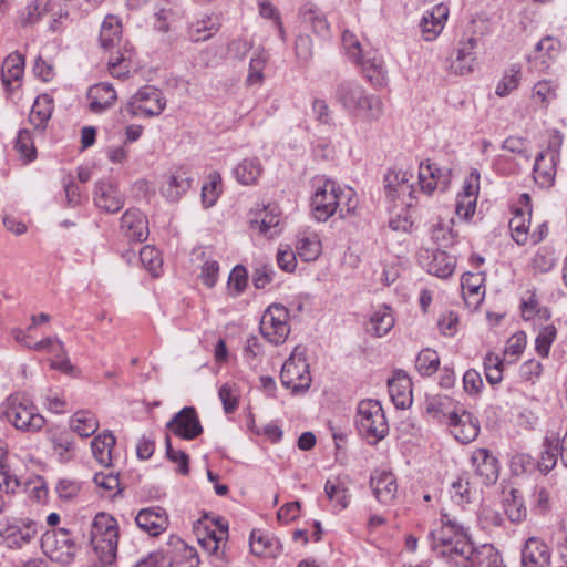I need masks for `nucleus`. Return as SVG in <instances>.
<instances>
[{
	"instance_id": "1",
	"label": "nucleus",
	"mask_w": 567,
	"mask_h": 567,
	"mask_svg": "<svg viewBox=\"0 0 567 567\" xmlns=\"http://www.w3.org/2000/svg\"><path fill=\"white\" fill-rule=\"evenodd\" d=\"M315 186L311 208L316 220L326 221L336 214L344 219L354 214L359 202L353 188L341 187L334 181L321 177L315 179Z\"/></svg>"
},
{
	"instance_id": "2",
	"label": "nucleus",
	"mask_w": 567,
	"mask_h": 567,
	"mask_svg": "<svg viewBox=\"0 0 567 567\" xmlns=\"http://www.w3.org/2000/svg\"><path fill=\"white\" fill-rule=\"evenodd\" d=\"M334 100L350 113L362 115L367 120H378L383 113L381 100L354 81H342L334 89Z\"/></svg>"
},
{
	"instance_id": "3",
	"label": "nucleus",
	"mask_w": 567,
	"mask_h": 567,
	"mask_svg": "<svg viewBox=\"0 0 567 567\" xmlns=\"http://www.w3.org/2000/svg\"><path fill=\"white\" fill-rule=\"evenodd\" d=\"M3 416L17 430L22 432H38L45 419L38 412L33 402L22 393L11 394L3 403Z\"/></svg>"
},
{
	"instance_id": "4",
	"label": "nucleus",
	"mask_w": 567,
	"mask_h": 567,
	"mask_svg": "<svg viewBox=\"0 0 567 567\" xmlns=\"http://www.w3.org/2000/svg\"><path fill=\"white\" fill-rule=\"evenodd\" d=\"M355 425L369 444H377L389 433V424L381 403L367 399L358 404Z\"/></svg>"
},
{
	"instance_id": "5",
	"label": "nucleus",
	"mask_w": 567,
	"mask_h": 567,
	"mask_svg": "<svg viewBox=\"0 0 567 567\" xmlns=\"http://www.w3.org/2000/svg\"><path fill=\"white\" fill-rule=\"evenodd\" d=\"M90 540L96 555L116 557L118 544L116 519L104 512L97 513L91 524Z\"/></svg>"
},
{
	"instance_id": "6",
	"label": "nucleus",
	"mask_w": 567,
	"mask_h": 567,
	"mask_svg": "<svg viewBox=\"0 0 567 567\" xmlns=\"http://www.w3.org/2000/svg\"><path fill=\"white\" fill-rule=\"evenodd\" d=\"M166 107V99L162 91L153 85L141 87L122 109L131 117H154L162 114Z\"/></svg>"
},
{
	"instance_id": "7",
	"label": "nucleus",
	"mask_w": 567,
	"mask_h": 567,
	"mask_svg": "<svg viewBox=\"0 0 567 567\" xmlns=\"http://www.w3.org/2000/svg\"><path fill=\"white\" fill-rule=\"evenodd\" d=\"M41 548L52 560L62 565L70 564L76 554V544L65 528L45 532L41 537Z\"/></svg>"
},
{
	"instance_id": "8",
	"label": "nucleus",
	"mask_w": 567,
	"mask_h": 567,
	"mask_svg": "<svg viewBox=\"0 0 567 567\" xmlns=\"http://www.w3.org/2000/svg\"><path fill=\"white\" fill-rule=\"evenodd\" d=\"M288 320L289 311L285 306L278 303L270 305L260 320L262 337L275 346L284 343L290 333Z\"/></svg>"
},
{
	"instance_id": "9",
	"label": "nucleus",
	"mask_w": 567,
	"mask_h": 567,
	"mask_svg": "<svg viewBox=\"0 0 567 567\" xmlns=\"http://www.w3.org/2000/svg\"><path fill=\"white\" fill-rule=\"evenodd\" d=\"M446 426L453 437L462 444L473 442L480 433L478 420L462 406L450 421H446Z\"/></svg>"
},
{
	"instance_id": "10",
	"label": "nucleus",
	"mask_w": 567,
	"mask_h": 567,
	"mask_svg": "<svg viewBox=\"0 0 567 567\" xmlns=\"http://www.w3.org/2000/svg\"><path fill=\"white\" fill-rule=\"evenodd\" d=\"M37 535L38 527L33 522H14L0 532L2 544L10 549L24 548L35 539Z\"/></svg>"
},
{
	"instance_id": "11",
	"label": "nucleus",
	"mask_w": 567,
	"mask_h": 567,
	"mask_svg": "<svg viewBox=\"0 0 567 567\" xmlns=\"http://www.w3.org/2000/svg\"><path fill=\"white\" fill-rule=\"evenodd\" d=\"M308 368L306 357H288L280 372L282 384L292 390L308 388L310 383Z\"/></svg>"
},
{
	"instance_id": "12",
	"label": "nucleus",
	"mask_w": 567,
	"mask_h": 567,
	"mask_svg": "<svg viewBox=\"0 0 567 567\" xmlns=\"http://www.w3.org/2000/svg\"><path fill=\"white\" fill-rule=\"evenodd\" d=\"M167 427L176 436L193 440L203 432L197 412L193 406H185L167 423Z\"/></svg>"
},
{
	"instance_id": "13",
	"label": "nucleus",
	"mask_w": 567,
	"mask_h": 567,
	"mask_svg": "<svg viewBox=\"0 0 567 567\" xmlns=\"http://www.w3.org/2000/svg\"><path fill=\"white\" fill-rule=\"evenodd\" d=\"M520 207L514 208L513 217L509 220V229L513 239L518 245H525L528 240V230L530 225L532 204L528 194L519 196Z\"/></svg>"
},
{
	"instance_id": "14",
	"label": "nucleus",
	"mask_w": 567,
	"mask_h": 567,
	"mask_svg": "<svg viewBox=\"0 0 567 567\" xmlns=\"http://www.w3.org/2000/svg\"><path fill=\"white\" fill-rule=\"evenodd\" d=\"M93 195L95 206L103 212L115 214L124 206V195L111 182L99 181Z\"/></svg>"
},
{
	"instance_id": "15",
	"label": "nucleus",
	"mask_w": 567,
	"mask_h": 567,
	"mask_svg": "<svg viewBox=\"0 0 567 567\" xmlns=\"http://www.w3.org/2000/svg\"><path fill=\"white\" fill-rule=\"evenodd\" d=\"M121 231L131 241L143 243L148 237V220L137 208L127 209L121 217Z\"/></svg>"
},
{
	"instance_id": "16",
	"label": "nucleus",
	"mask_w": 567,
	"mask_h": 567,
	"mask_svg": "<svg viewBox=\"0 0 567 567\" xmlns=\"http://www.w3.org/2000/svg\"><path fill=\"white\" fill-rule=\"evenodd\" d=\"M412 173L408 171L390 168L384 176V190L391 200L403 198L404 196L412 197L414 192L411 179Z\"/></svg>"
},
{
	"instance_id": "17",
	"label": "nucleus",
	"mask_w": 567,
	"mask_h": 567,
	"mask_svg": "<svg viewBox=\"0 0 567 567\" xmlns=\"http://www.w3.org/2000/svg\"><path fill=\"white\" fill-rule=\"evenodd\" d=\"M522 567H549L551 553L548 545L537 537H529L520 551Z\"/></svg>"
},
{
	"instance_id": "18",
	"label": "nucleus",
	"mask_w": 567,
	"mask_h": 567,
	"mask_svg": "<svg viewBox=\"0 0 567 567\" xmlns=\"http://www.w3.org/2000/svg\"><path fill=\"white\" fill-rule=\"evenodd\" d=\"M192 187V178L183 168L172 171L162 182L159 193L168 202H178Z\"/></svg>"
},
{
	"instance_id": "19",
	"label": "nucleus",
	"mask_w": 567,
	"mask_h": 567,
	"mask_svg": "<svg viewBox=\"0 0 567 567\" xmlns=\"http://www.w3.org/2000/svg\"><path fill=\"white\" fill-rule=\"evenodd\" d=\"M370 486L375 498L385 505L391 504L398 493V484L394 474L385 470H375L372 473Z\"/></svg>"
},
{
	"instance_id": "20",
	"label": "nucleus",
	"mask_w": 567,
	"mask_h": 567,
	"mask_svg": "<svg viewBox=\"0 0 567 567\" xmlns=\"http://www.w3.org/2000/svg\"><path fill=\"white\" fill-rule=\"evenodd\" d=\"M354 64L361 68L364 76L373 85L383 86L386 84L388 78L384 61L377 51L364 52Z\"/></svg>"
},
{
	"instance_id": "21",
	"label": "nucleus",
	"mask_w": 567,
	"mask_h": 567,
	"mask_svg": "<svg viewBox=\"0 0 567 567\" xmlns=\"http://www.w3.org/2000/svg\"><path fill=\"white\" fill-rule=\"evenodd\" d=\"M136 525L151 536H157L166 530L168 517L164 508L147 507L141 509L135 517Z\"/></svg>"
},
{
	"instance_id": "22",
	"label": "nucleus",
	"mask_w": 567,
	"mask_h": 567,
	"mask_svg": "<svg viewBox=\"0 0 567 567\" xmlns=\"http://www.w3.org/2000/svg\"><path fill=\"white\" fill-rule=\"evenodd\" d=\"M389 394L393 404L399 409H406L412 404V382L409 375L398 370L388 380Z\"/></svg>"
},
{
	"instance_id": "23",
	"label": "nucleus",
	"mask_w": 567,
	"mask_h": 567,
	"mask_svg": "<svg viewBox=\"0 0 567 567\" xmlns=\"http://www.w3.org/2000/svg\"><path fill=\"white\" fill-rule=\"evenodd\" d=\"M484 272H465L462 276L461 287L466 306L477 309L485 296Z\"/></svg>"
},
{
	"instance_id": "24",
	"label": "nucleus",
	"mask_w": 567,
	"mask_h": 567,
	"mask_svg": "<svg viewBox=\"0 0 567 567\" xmlns=\"http://www.w3.org/2000/svg\"><path fill=\"white\" fill-rule=\"evenodd\" d=\"M447 16L449 9L442 3L425 11L420 21L422 38L425 41H433L442 32Z\"/></svg>"
},
{
	"instance_id": "25",
	"label": "nucleus",
	"mask_w": 567,
	"mask_h": 567,
	"mask_svg": "<svg viewBox=\"0 0 567 567\" xmlns=\"http://www.w3.org/2000/svg\"><path fill=\"white\" fill-rule=\"evenodd\" d=\"M477 47V39L470 37L460 41L456 50V56L451 61L450 69L454 74L464 75L471 73L474 69Z\"/></svg>"
},
{
	"instance_id": "26",
	"label": "nucleus",
	"mask_w": 567,
	"mask_h": 567,
	"mask_svg": "<svg viewBox=\"0 0 567 567\" xmlns=\"http://www.w3.org/2000/svg\"><path fill=\"white\" fill-rule=\"evenodd\" d=\"M449 181L450 171L439 167L429 159L421 162L419 167V184L424 193L431 194L440 184L446 186Z\"/></svg>"
},
{
	"instance_id": "27",
	"label": "nucleus",
	"mask_w": 567,
	"mask_h": 567,
	"mask_svg": "<svg viewBox=\"0 0 567 567\" xmlns=\"http://www.w3.org/2000/svg\"><path fill=\"white\" fill-rule=\"evenodd\" d=\"M473 466L485 484L495 483L498 477V461L487 449H476L471 456Z\"/></svg>"
},
{
	"instance_id": "28",
	"label": "nucleus",
	"mask_w": 567,
	"mask_h": 567,
	"mask_svg": "<svg viewBox=\"0 0 567 567\" xmlns=\"http://www.w3.org/2000/svg\"><path fill=\"white\" fill-rule=\"evenodd\" d=\"M475 546L470 540L464 530L455 532V542L447 547L440 549V555L454 560L455 564L470 565V558H472Z\"/></svg>"
},
{
	"instance_id": "29",
	"label": "nucleus",
	"mask_w": 567,
	"mask_h": 567,
	"mask_svg": "<svg viewBox=\"0 0 567 567\" xmlns=\"http://www.w3.org/2000/svg\"><path fill=\"white\" fill-rule=\"evenodd\" d=\"M280 214L276 206L264 207L260 212L250 218L251 229H256L259 234L272 238L279 234Z\"/></svg>"
},
{
	"instance_id": "30",
	"label": "nucleus",
	"mask_w": 567,
	"mask_h": 567,
	"mask_svg": "<svg viewBox=\"0 0 567 567\" xmlns=\"http://www.w3.org/2000/svg\"><path fill=\"white\" fill-rule=\"evenodd\" d=\"M461 406L447 395H427L425 399L426 413L446 425L453 414H455Z\"/></svg>"
},
{
	"instance_id": "31",
	"label": "nucleus",
	"mask_w": 567,
	"mask_h": 567,
	"mask_svg": "<svg viewBox=\"0 0 567 567\" xmlns=\"http://www.w3.org/2000/svg\"><path fill=\"white\" fill-rule=\"evenodd\" d=\"M558 53L559 42L551 37H545L536 44L533 55L529 56V62L540 72H544L549 68L550 61H553Z\"/></svg>"
},
{
	"instance_id": "32",
	"label": "nucleus",
	"mask_w": 567,
	"mask_h": 567,
	"mask_svg": "<svg viewBox=\"0 0 567 567\" xmlns=\"http://www.w3.org/2000/svg\"><path fill=\"white\" fill-rule=\"evenodd\" d=\"M558 154L555 152H540L534 163V178L542 186H549L554 182L556 174V159Z\"/></svg>"
},
{
	"instance_id": "33",
	"label": "nucleus",
	"mask_w": 567,
	"mask_h": 567,
	"mask_svg": "<svg viewBox=\"0 0 567 567\" xmlns=\"http://www.w3.org/2000/svg\"><path fill=\"white\" fill-rule=\"evenodd\" d=\"M90 110L94 113H102L110 109L116 101V92L109 83H99L89 89Z\"/></svg>"
},
{
	"instance_id": "34",
	"label": "nucleus",
	"mask_w": 567,
	"mask_h": 567,
	"mask_svg": "<svg viewBox=\"0 0 567 567\" xmlns=\"http://www.w3.org/2000/svg\"><path fill=\"white\" fill-rule=\"evenodd\" d=\"M249 545L254 555L262 557H275L281 549L278 538L261 530L251 532Z\"/></svg>"
},
{
	"instance_id": "35",
	"label": "nucleus",
	"mask_w": 567,
	"mask_h": 567,
	"mask_svg": "<svg viewBox=\"0 0 567 567\" xmlns=\"http://www.w3.org/2000/svg\"><path fill=\"white\" fill-rule=\"evenodd\" d=\"M296 251L303 261H313L321 254L319 235L313 230H303L298 234Z\"/></svg>"
},
{
	"instance_id": "36",
	"label": "nucleus",
	"mask_w": 567,
	"mask_h": 567,
	"mask_svg": "<svg viewBox=\"0 0 567 567\" xmlns=\"http://www.w3.org/2000/svg\"><path fill=\"white\" fill-rule=\"evenodd\" d=\"M301 21L306 28H310L317 35L327 38L330 34L329 23L320 9L312 3H307L300 10Z\"/></svg>"
},
{
	"instance_id": "37",
	"label": "nucleus",
	"mask_w": 567,
	"mask_h": 567,
	"mask_svg": "<svg viewBox=\"0 0 567 567\" xmlns=\"http://www.w3.org/2000/svg\"><path fill=\"white\" fill-rule=\"evenodd\" d=\"M394 322L392 309L383 305L372 312L367 331L374 337H383L393 328Z\"/></svg>"
},
{
	"instance_id": "38",
	"label": "nucleus",
	"mask_w": 567,
	"mask_h": 567,
	"mask_svg": "<svg viewBox=\"0 0 567 567\" xmlns=\"http://www.w3.org/2000/svg\"><path fill=\"white\" fill-rule=\"evenodd\" d=\"M463 567H505L499 551L492 544L475 547L470 565Z\"/></svg>"
},
{
	"instance_id": "39",
	"label": "nucleus",
	"mask_w": 567,
	"mask_h": 567,
	"mask_svg": "<svg viewBox=\"0 0 567 567\" xmlns=\"http://www.w3.org/2000/svg\"><path fill=\"white\" fill-rule=\"evenodd\" d=\"M70 427L81 437L93 435L99 429L95 414L87 410L76 411L69 421Z\"/></svg>"
},
{
	"instance_id": "40",
	"label": "nucleus",
	"mask_w": 567,
	"mask_h": 567,
	"mask_svg": "<svg viewBox=\"0 0 567 567\" xmlns=\"http://www.w3.org/2000/svg\"><path fill=\"white\" fill-rule=\"evenodd\" d=\"M264 172L262 165L257 157L243 159L233 171L238 183L254 185Z\"/></svg>"
},
{
	"instance_id": "41",
	"label": "nucleus",
	"mask_w": 567,
	"mask_h": 567,
	"mask_svg": "<svg viewBox=\"0 0 567 567\" xmlns=\"http://www.w3.org/2000/svg\"><path fill=\"white\" fill-rule=\"evenodd\" d=\"M53 112V99L49 94L39 95L31 109L29 122L35 128H44Z\"/></svg>"
},
{
	"instance_id": "42",
	"label": "nucleus",
	"mask_w": 567,
	"mask_h": 567,
	"mask_svg": "<svg viewBox=\"0 0 567 567\" xmlns=\"http://www.w3.org/2000/svg\"><path fill=\"white\" fill-rule=\"evenodd\" d=\"M24 72V58L18 52L9 54L1 68L2 83L9 87L13 82L22 79Z\"/></svg>"
},
{
	"instance_id": "43",
	"label": "nucleus",
	"mask_w": 567,
	"mask_h": 567,
	"mask_svg": "<svg viewBox=\"0 0 567 567\" xmlns=\"http://www.w3.org/2000/svg\"><path fill=\"white\" fill-rule=\"evenodd\" d=\"M115 444V437L111 432H104L95 436L91 442L92 453L95 460L103 466H110L111 451Z\"/></svg>"
},
{
	"instance_id": "44",
	"label": "nucleus",
	"mask_w": 567,
	"mask_h": 567,
	"mask_svg": "<svg viewBox=\"0 0 567 567\" xmlns=\"http://www.w3.org/2000/svg\"><path fill=\"white\" fill-rule=\"evenodd\" d=\"M560 455L559 437L555 434L547 435L544 441V451L537 462L540 472L547 474L557 464V456Z\"/></svg>"
},
{
	"instance_id": "45",
	"label": "nucleus",
	"mask_w": 567,
	"mask_h": 567,
	"mask_svg": "<svg viewBox=\"0 0 567 567\" xmlns=\"http://www.w3.org/2000/svg\"><path fill=\"white\" fill-rule=\"evenodd\" d=\"M122 23L121 20L113 14L105 17L101 25L100 43L104 49L113 48L121 39Z\"/></svg>"
},
{
	"instance_id": "46",
	"label": "nucleus",
	"mask_w": 567,
	"mask_h": 567,
	"mask_svg": "<svg viewBox=\"0 0 567 567\" xmlns=\"http://www.w3.org/2000/svg\"><path fill=\"white\" fill-rule=\"evenodd\" d=\"M456 266L455 257L443 250H436L429 264V272L439 278L445 279L453 275Z\"/></svg>"
},
{
	"instance_id": "47",
	"label": "nucleus",
	"mask_w": 567,
	"mask_h": 567,
	"mask_svg": "<svg viewBox=\"0 0 567 567\" xmlns=\"http://www.w3.org/2000/svg\"><path fill=\"white\" fill-rule=\"evenodd\" d=\"M268 54L264 49H257L249 62V72L246 79L248 85L260 84L264 80V69L268 61Z\"/></svg>"
},
{
	"instance_id": "48",
	"label": "nucleus",
	"mask_w": 567,
	"mask_h": 567,
	"mask_svg": "<svg viewBox=\"0 0 567 567\" xmlns=\"http://www.w3.org/2000/svg\"><path fill=\"white\" fill-rule=\"evenodd\" d=\"M522 69L518 64H513L508 70L505 71L503 78L498 82L495 93L496 95L504 97L511 92L516 90L520 83Z\"/></svg>"
},
{
	"instance_id": "49",
	"label": "nucleus",
	"mask_w": 567,
	"mask_h": 567,
	"mask_svg": "<svg viewBox=\"0 0 567 567\" xmlns=\"http://www.w3.org/2000/svg\"><path fill=\"white\" fill-rule=\"evenodd\" d=\"M217 31L215 23L210 17L197 20L189 24L187 29V38L192 42H200L208 40L214 32Z\"/></svg>"
},
{
	"instance_id": "50",
	"label": "nucleus",
	"mask_w": 567,
	"mask_h": 567,
	"mask_svg": "<svg viewBox=\"0 0 567 567\" xmlns=\"http://www.w3.org/2000/svg\"><path fill=\"white\" fill-rule=\"evenodd\" d=\"M174 14V4L171 0H158L154 6L155 28L161 32H167Z\"/></svg>"
},
{
	"instance_id": "51",
	"label": "nucleus",
	"mask_w": 567,
	"mask_h": 567,
	"mask_svg": "<svg viewBox=\"0 0 567 567\" xmlns=\"http://www.w3.org/2000/svg\"><path fill=\"white\" fill-rule=\"evenodd\" d=\"M324 492L328 498L339 506V509H344L348 506L350 495L339 480H328L324 484Z\"/></svg>"
},
{
	"instance_id": "52",
	"label": "nucleus",
	"mask_w": 567,
	"mask_h": 567,
	"mask_svg": "<svg viewBox=\"0 0 567 567\" xmlns=\"http://www.w3.org/2000/svg\"><path fill=\"white\" fill-rule=\"evenodd\" d=\"M463 530L460 525L449 522L444 524L439 530L432 532L434 549L440 553V549L447 547L455 542V532Z\"/></svg>"
},
{
	"instance_id": "53",
	"label": "nucleus",
	"mask_w": 567,
	"mask_h": 567,
	"mask_svg": "<svg viewBox=\"0 0 567 567\" xmlns=\"http://www.w3.org/2000/svg\"><path fill=\"white\" fill-rule=\"evenodd\" d=\"M555 250L551 247H540L532 259V267L535 271L547 272L556 265Z\"/></svg>"
},
{
	"instance_id": "54",
	"label": "nucleus",
	"mask_w": 567,
	"mask_h": 567,
	"mask_svg": "<svg viewBox=\"0 0 567 567\" xmlns=\"http://www.w3.org/2000/svg\"><path fill=\"white\" fill-rule=\"evenodd\" d=\"M16 150L20 153L21 157L24 158L25 163L35 159L37 152L29 130L22 128L18 132Z\"/></svg>"
},
{
	"instance_id": "55",
	"label": "nucleus",
	"mask_w": 567,
	"mask_h": 567,
	"mask_svg": "<svg viewBox=\"0 0 567 567\" xmlns=\"http://www.w3.org/2000/svg\"><path fill=\"white\" fill-rule=\"evenodd\" d=\"M54 452L60 456L61 461L66 462L72 458L74 443L69 433H56L51 439Z\"/></svg>"
},
{
	"instance_id": "56",
	"label": "nucleus",
	"mask_w": 567,
	"mask_h": 567,
	"mask_svg": "<svg viewBox=\"0 0 567 567\" xmlns=\"http://www.w3.org/2000/svg\"><path fill=\"white\" fill-rule=\"evenodd\" d=\"M140 259L143 266L153 275L158 276L162 267L159 251L152 246H144L140 251Z\"/></svg>"
},
{
	"instance_id": "57",
	"label": "nucleus",
	"mask_w": 567,
	"mask_h": 567,
	"mask_svg": "<svg viewBox=\"0 0 567 567\" xmlns=\"http://www.w3.org/2000/svg\"><path fill=\"white\" fill-rule=\"evenodd\" d=\"M342 48L346 55L354 63L360 60V56L364 53L361 48V43L358 37L349 30L342 32Z\"/></svg>"
},
{
	"instance_id": "58",
	"label": "nucleus",
	"mask_w": 567,
	"mask_h": 567,
	"mask_svg": "<svg viewBox=\"0 0 567 567\" xmlns=\"http://www.w3.org/2000/svg\"><path fill=\"white\" fill-rule=\"evenodd\" d=\"M50 0H34L27 6V16L21 19V24L27 27L38 22L49 10Z\"/></svg>"
},
{
	"instance_id": "59",
	"label": "nucleus",
	"mask_w": 567,
	"mask_h": 567,
	"mask_svg": "<svg viewBox=\"0 0 567 567\" xmlns=\"http://www.w3.org/2000/svg\"><path fill=\"white\" fill-rule=\"evenodd\" d=\"M7 452L3 446L0 445V491H4L6 494L13 493L19 486V482L16 477L9 474L8 466L6 464Z\"/></svg>"
},
{
	"instance_id": "60",
	"label": "nucleus",
	"mask_w": 567,
	"mask_h": 567,
	"mask_svg": "<svg viewBox=\"0 0 567 567\" xmlns=\"http://www.w3.org/2000/svg\"><path fill=\"white\" fill-rule=\"evenodd\" d=\"M557 330L555 326L548 324L540 329L535 340V350L538 354H548L551 343L556 339Z\"/></svg>"
},
{
	"instance_id": "61",
	"label": "nucleus",
	"mask_w": 567,
	"mask_h": 567,
	"mask_svg": "<svg viewBox=\"0 0 567 567\" xmlns=\"http://www.w3.org/2000/svg\"><path fill=\"white\" fill-rule=\"evenodd\" d=\"M236 392V385L225 383L218 391V396L223 403L225 413L229 414L237 410L239 401Z\"/></svg>"
},
{
	"instance_id": "62",
	"label": "nucleus",
	"mask_w": 567,
	"mask_h": 567,
	"mask_svg": "<svg viewBox=\"0 0 567 567\" xmlns=\"http://www.w3.org/2000/svg\"><path fill=\"white\" fill-rule=\"evenodd\" d=\"M50 369L68 377H76L80 373L78 367L71 362L69 357H48Z\"/></svg>"
},
{
	"instance_id": "63",
	"label": "nucleus",
	"mask_w": 567,
	"mask_h": 567,
	"mask_svg": "<svg viewBox=\"0 0 567 567\" xmlns=\"http://www.w3.org/2000/svg\"><path fill=\"white\" fill-rule=\"evenodd\" d=\"M297 255L289 245H280L277 251L278 266L287 272H292L297 266Z\"/></svg>"
},
{
	"instance_id": "64",
	"label": "nucleus",
	"mask_w": 567,
	"mask_h": 567,
	"mask_svg": "<svg viewBox=\"0 0 567 567\" xmlns=\"http://www.w3.org/2000/svg\"><path fill=\"white\" fill-rule=\"evenodd\" d=\"M484 369L489 383L496 384L503 379V361L499 357H485Z\"/></svg>"
}]
</instances>
